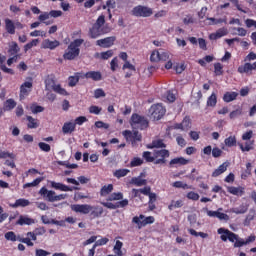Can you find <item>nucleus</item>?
Masks as SVG:
<instances>
[{
  "instance_id": "52",
  "label": "nucleus",
  "mask_w": 256,
  "mask_h": 256,
  "mask_svg": "<svg viewBox=\"0 0 256 256\" xmlns=\"http://www.w3.org/2000/svg\"><path fill=\"white\" fill-rule=\"evenodd\" d=\"M19 51H21V48H19L17 42H12L10 45L9 53H11V55H17Z\"/></svg>"
},
{
  "instance_id": "4",
  "label": "nucleus",
  "mask_w": 256,
  "mask_h": 256,
  "mask_svg": "<svg viewBox=\"0 0 256 256\" xmlns=\"http://www.w3.org/2000/svg\"><path fill=\"white\" fill-rule=\"evenodd\" d=\"M83 42H84L83 39H76L73 42H71L66 52L63 55L64 59H67L68 61H73L75 57H79V53H80L79 47L83 45Z\"/></svg>"
},
{
  "instance_id": "1",
  "label": "nucleus",
  "mask_w": 256,
  "mask_h": 256,
  "mask_svg": "<svg viewBox=\"0 0 256 256\" xmlns=\"http://www.w3.org/2000/svg\"><path fill=\"white\" fill-rule=\"evenodd\" d=\"M218 234L221 235L220 239H222V241L228 240L230 241V243H234L235 248H240V247H243L244 245H249L250 243L255 242V239H256L255 235H250L248 238L243 239L239 237V235L225 228H219Z\"/></svg>"
},
{
  "instance_id": "6",
  "label": "nucleus",
  "mask_w": 256,
  "mask_h": 256,
  "mask_svg": "<svg viewBox=\"0 0 256 256\" xmlns=\"http://www.w3.org/2000/svg\"><path fill=\"white\" fill-rule=\"evenodd\" d=\"M132 223L138 226V229H142V227H147V225H153L155 223L154 216H147L140 214L139 216H134L132 218Z\"/></svg>"
},
{
  "instance_id": "35",
  "label": "nucleus",
  "mask_w": 256,
  "mask_h": 256,
  "mask_svg": "<svg viewBox=\"0 0 256 256\" xmlns=\"http://www.w3.org/2000/svg\"><path fill=\"white\" fill-rule=\"evenodd\" d=\"M248 207L244 204L240 205L237 208H232L231 213H235V215H244V213H247Z\"/></svg>"
},
{
  "instance_id": "61",
  "label": "nucleus",
  "mask_w": 256,
  "mask_h": 256,
  "mask_svg": "<svg viewBox=\"0 0 256 256\" xmlns=\"http://www.w3.org/2000/svg\"><path fill=\"white\" fill-rule=\"evenodd\" d=\"M142 163H143V159L139 157H134L130 162V167H141Z\"/></svg>"
},
{
  "instance_id": "5",
  "label": "nucleus",
  "mask_w": 256,
  "mask_h": 256,
  "mask_svg": "<svg viewBox=\"0 0 256 256\" xmlns=\"http://www.w3.org/2000/svg\"><path fill=\"white\" fill-rule=\"evenodd\" d=\"M39 195L43 197L46 201H49V203H55V201H63L64 199H67V194H59L53 190H48L46 187H42L39 190Z\"/></svg>"
},
{
  "instance_id": "56",
  "label": "nucleus",
  "mask_w": 256,
  "mask_h": 256,
  "mask_svg": "<svg viewBox=\"0 0 256 256\" xmlns=\"http://www.w3.org/2000/svg\"><path fill=\"white\" fill-rule=\"evenodd\" d=\"M188 232L190 235H193L194 237H202V239H205L208 237L207 233L205 232H196L195 229H189Z\"/></svg>"
},
{
  "instance_id": "26",
  "label": "nucleus",
  "mask_w": 256,
  "mask_h": 256,
  "mask_svg": "<svg viewBox=\"0 0 256 256\" xmlns=\"http://www.w3.org/2000/svg\"><path fill=\"white\" fill-rule=\"evenodd\" d=\"M85 79H92V81H101L102 76L101 72L98 71H90L84 74Z\"/></svg>"
},
{
  "instance_id": "13",
  "label": "nucleus",
  "mask_w": 256,
  "mask_h": 256,
  "mask_svg": "<svg viewBox=\"0 0 256 256\" xmlns=\"http://www.w3.org/2000/svg\"><path fill=\"white\" fill-rule=\"evenodd\" d=\"M71 209L75 213H82V215H89V213H91V209H93V206L89 204H73L71 205Z\"/></svg>"
},
{
  "instance_id": "37",
  "label": "nucleus",
  "mask_w": 256,
  "mask_h": 256,
  "mask_svg": "<svg viewBox=\"0 0 256 256\" xmlns=\"http://www.w3.org/2000/svg\"><path fill=\"white\" fill-rule=\"evenodd\" d=\"M172 187H175V189H193V186H190L187 183H183L182 181H175L172 184Z\"/></svg>"
},
{
  "instance_id": "19",
  "label": "nucleus",
  "mask_w": 256,
  "mask_h": 256,
  "mask_svg": "<svg viewBox=\"0 0 256 256\" xmlns=\"http://www.w3.org/2000/svg\"><path fill=\"white\" fill-rule=\"evenodd\" d=\"M189 160L184 157H176L169 162V167H181L183 165H188Z\"/></svg>"
},
{
  "instance_id": "59",
  "label": "nucleus",
  "mask_w": 256,
  "mask_h": 256,
  "mask_svg": "<svg viewBox=\"0 0 256 256\" xmlns=\"http://www.w3.org/2000/svg\"><path fill=\"white\" fill-rule=\"evenodd\" d=\"M14 159L15 158V154L13 153H10L8 151H3V150H0V159Z\"/></svg>"
},
{
  "instance_id": "46",
  "label": "nucleus",
  "mask_w": 256,
  "mask_h": 256,
  "mask_svg": "<svg viewBox=\"0 0 256 256\" xmlns=\"http://www.w3.org/2000/svg\"><path fill=\"white\" fill-rule=\"evenodd\" d=\"M129 173V169H118L114 172V177L117 179H121V177H127Z\"/></svg>"
},
{
  "instance_id": "54",
  "label": "nucleus",
  "mask_w": 256,
  "mask_h": 256,
  "mask_svg": "<svg viewBox=\"0 0 256 256\" xmlns=\"http://www.w3.org/2000/svg\"><path fill=\"white\" fill-rule=\"evenodd\" d=\"M38 147L40 151H43L44 153H49L51 151V145L45 143V142H39Z\"/></svg>"
},
{
  "instance_id": "38",
  "label": "nucleus",
  "mask_w": 256,
  "mask_h": 256,
  "mask_svg": "<svg viewBox=\"0 0 256 256\" xmlns=\"http://www.w3.org/2000/svg\"><path fill=\"white\" fill-rule=\"evenodd\" d=\"M4 237L6 241H12L13 243H15V241H19V236H17L13 231L6 232Z\"/></svg>"
},
{
  "instance_id": "14",
  "label": "nucleus",
  "mask_w": 256,
  "mask_h": 256,
  "mask_svg": "<svg viewBox=\"0 0 256 256\" xmlns=\"http://www.w3.org/2000/svg\"><path fill=\"white\" fill-rule=\"evenodd\" d=\"M50 187L52 189H55L56 191H79V187L74 186V187H69L61 182H55V181H50Z\"/></svg>"
},
{
  "instance_id": "16",
  "label": "nucleus",
  "mask_w": 256,
  "mask_h": 256,
  "mask_svg": "<svg viewBox=\"0 0 256 256\" xmlns=\"http://www.w3.org/2000/svg\"><path fill=\"white\" fill-rule=\"evenodd\" d=\"M59 45H61L59 40L51 41L50 39H45L42 41L41 49H50V51H54V49H57Z\"/></svg>"
},
{
  "instance_id": "34",
  "label": "nucleus",
  "mask_w": 256,
  "mask_h": 256,
  "mask_svg": "<svg viewBox=\"0 0 256 256\" xmlns=\"http://www.w3.org/2000/svg\"><path fill=\"white\" fill-rule=\"evenodd\" d=\"M237 95L239 94L236 92H227L223 96V101H225V103H231V101H235L237 99Z\"/></svg>"
},
{
  "instance_id": "40",
  "label": "nucleus",
  "mask_w": 256,
  "mask_h": 256,
  "mask_svg": "<svg viewBox=\"0 0 256 256\" xmlns=\"http://www.w3.org/2000/svg\"><path fill=\"white\" fill-rule=\"evenodd\" d=\"M27 121H28V127L30 129H37V127H39V120H37L31 116L27 117Z\"/></svg>"
},
{
  "instance_id": "11",
  "label": "nucleus",
  "mask_w": 256,
  "mask_h": 256,
  "mask_svg": "<svg viewBox=\"0 0 256 256\" xmlns=\"http://www.w3.org/2000/svg\"><path fill=\"white\" fill-rule=\"evenodd\" d=\"M132 14L135 17H151V15H153V9L147 6L138 5L133 8Z\"/></svg>"
},
{
  "instance_id": "9",
  "label": "nucleus",
  "mask_w": 256,
  "mask_h": 256,
  "mask_svg": "<svg viewBox=\"0 0 256 256\" xmlns=\"http://www.w3.org/2000/svg\"><path fill=\"white\" fill-rule=\"evenodd\" d=\"M123 135L126 141H129L132 144V147H137V143L141 142L143 139L137 130H134L133 132L131 130H125Z\"/></svg>"
},
{
  "instance_id": "10",
  "label": "nucleus",
  "mask_w": 256,
  "mask_h": 256,
  "mask_svg": "<svg viewBox=\"0 0 256 256\" xmlns=\"http://www.w3.org/2000/svg\"><path fill=\"white\" fill-rule=\"evenodd\" d=\"M130 125H132V127H141L142 129H147V127H149V120H147L145 116L132 114Z\"/></svg>"
},
{
  "instance_id": "55",
  "label": "nucleus",
  "mask_w": 256,
  "mask_h": 256,
  "mask_svg": "<svg viewBox=\"0 0 256 256\" xmlns=\"http://www.w3.org/2000/svg\"><path fill=\"white\" fill-rule=\"evenodd\" d=\"M68 85L69 87H75V85H77V83H79V74H76L75 76H70L68 78Z\"/></svg>"
},
{
  "instance_id": "49",
  "label": "nucleus",
  "mask_w": 256,
  "mask_h": 256,
  "mask_svg": "<svg viewBox=\"0 0 256 256\" xmlns=\"http://www.w3.org/2000/svg\"><path fill=\"white\" fill-rule=\"evenodd\" d=\"M52 90H54L55 93H58V95H69V93H67V90L61 87V84H56L54 88H52Z\"/></svg>"
},
{
  "instance_id": "12",
  "label": "nucleus",
  "mask_w": 256,
  "mask_h": 256,
  "mask_svg": "<svg viewBox=\"0 0 256 256\" xmlns=\"http://www.w3.org/2000/svg\"><path fill=\"white\" fill-rule=\"evenodd\" d=\"M31 89H33V80L30 78V81H26L20 86V101H23L31 93Z\"/></svg>"
},
{
  "instance_id": "20",
  "label": "nucleus",
  "mask_w": 256,
  "mask_h": 256,
  "mask_svg": "<svg viewBox=\"0 0 256 256\" xmlns=\"http://www.w3.org/2000/svg\"><path fill=\"white\" fill-rule=\"evenodd\" d=\"M227 191L231 195H236V197H243V195H245V188L241 186L239 187L228 186Z\"/></svg>"
},
{
  "instance_id": "63",
  "label": "nucleus",
  "mask_w": 256,
  "mask_h": 256,
  "mask_svg": "<svg viewBox=\"0 0 256 256\" xmlns=\"http://www.w3.org/2000/svg\"><path fill=\"white\" fill-rule=\"evenodd\" d=\"M186 197L190 199V201H199V194L193 191L188 192Z\"/></svg>"
},
{
  "instance_id": "29",
  "label": "nucleus",
  "mask_w": 256,
  "mask_h": 256,
  "mask_svg": "<svg viewBox=\"0 0 256 256\" xmlns=\"http://www.w3.org/2000/svg\"><path fill=\"white\" fill-rule=\"evenodd\" d=\"M254 143H255V141H253V140L252 141L251 140H246L245 144L244 145L243 144H239V147H240V149H241V151L243 153L249 152V151H253Z\"/></svg>"
},
{
  "instance_id": "17",
  "label": "nucleus",
  "mask_w": 256,
  "mask_h": 256,
  "mask_svg": "<svg viewBox=\"0 0 256 256\" xmlns=\"http://www.w3.org/2000/svg\"><path fill=\"white\" fill-rule=\"evenodd\" d=\"M227 35H229V30L225 27H222L218 29L216 32L211 33L209 35V39L210 41H217V39H221V37H225Z\"/></svg>"
},
{
  "instance_id": "18",
  "label": "nucleus",
  "mask_w": 256,
  "mask_h": 256,
  "mask_svg": "<svg viewBox=\"0 0 256 256\" xmlns=\"http://www.w3.org/2000/svg\"><path fill=\"white\" fill-rule=\"evenodd\" d=\"M114 43H115V37L111 36V37L97 40L96 45L107 49L109 47H113Z\"/></svg>"
},
{
  "instance_id": "44",
  "label": "nucleus",
  "mask_w": 256,
  "mask_h": 256,
  "mask_svg": "<svg viewBox=\"0 0 256 256\" xmlns=\"http://www.w3.org/2000/svg\"><path fill=\"white\" fill-rule=\"evenodd\" d=\"M150 61L152 63H159V61H161V53L159 51H157V50H154L151 53Z\"/></svg>"
},
{
  "instance_id": "27",
  "label": "nucleus",
  "mask_w": 256,
  "mask_h": 256,
  "mask_svg": "<svg viewBox=\"0 0 256 256\" xmlns=\"http://www.w3.org/2000/svg\"><path fill=\"white\" fill-rule=\"evenodd\" d=\"M167 145L163 143V140H153L151 144L147 145V149H165Z\"/></svg>"
},
{
  "instance_id": "48",
  "label": "nucleus",
  "mask_w": 256,
  "mask_h": 256,
  "mask_svg": "<svg viewBox=\"0 0 256 256\" xmlns=\"http://www.w3.org/2000/svg\"><path fill=\"white\" fill-rule=\"evenodd\" d=\"M15 107H17V102H15V100H13V99L6 100V102H5L6 111H11V110L15 109Z\"/></svg>"
},
{
  "instance_id": "39",
  "label": "nucleus",
  "mask_w": 256,
  "mask_h": 256,
  "mask_svg": "<svg viewBox=\"0 0 256 256\" xmlns=\"http://www.w3.org/2000/svg\"><path fill=\"white\" fill-rule=\"evenodd\" d=\"M56 85L57 84H55V80H53V78L47 77L45 79V89H46V91H51V89H54V87Z\"/></svg>"
},
{
  "instance_id": "57",
  "label": "nucleus",
  "mask_w": 256,
  "mask_h": 256,
  "mask_svg": "<svg viewBox=\"0 0 256 256\" xmlns=\"http://www.w3.org/2000/svg\"><path fill=\"white\" fill-rule=\"evenodd\" d=\"M101 111H103V108L99 106L92 105L89 107V113L92 115H100Z\"/></svg>"
},
{
  "instance_id": "53",
  "label": "nucleus",
  "mask_w": 256,
  "mask_h": 256,
  "mask_svg": "<svg viewBox=\"0 0 256 256\" xmlns=\"http://www.w3.org/2000/svg\"><path fill=\"white\" fill-rule=\"evenodd\" d=\"M30 111H31L32 113H34V115H35V114H37V113H43V112L45 111V108H43V106H39V105H37V104H32V105L30 106Z\"/></svg>"
},
{
  "instance_id": "32",
  "label": "nucleus",
  "mask_w": 256,
  "mask_h": 256,
  "mask_svg": "<svg viewBox=\"0 0 256 256\" xmlns=\"http://www.w3.org/2000/svg\"><path fill=\"white\" fill-rule=\"evenodd\" d=\"M148 193H149V190L147 189V186L144 188H140V189H135V188L132 189V194H133L134 199L137 197L139 199H141V194L147 195Z\"/></svg>"
},
{
  "instance_id": "51",
  "label": "nucleus",
  "mask_w": 256,
  "mask_h": 256,
  "mask_svg": "<svg viewBox=\"0 0 256 256\" xmlns=\"http://www.w3.org/2000/svg\"><path fill=\"white\" fill-rule=\"evenodd\" d=\"M215 105H217V95L215 93H212L211 96L207 100V106L215 107Z\"/></svg>"
},
{
  "instance_id": "7",
  "label": "nucleus",
  "mask_w": 256,
  "mask_h": 256,
  "mask_svg": "<svg viewBox=\"0 0 256 256\" xmlns=\"http://www.w3.org/2000/svg\"><path fill=\"white\" fill-rule=\"evenodd\" d=\"M5 23V31L8 33V35H15V29H25V25L19 21H13L9 18H6L4 20Z\"/></svg>"
},
{
  "instance_id": "15",
  "label": "nucleus",
  "mask_w": 256,
  "mask_h": 256,
  "mask_svg": "<svg viewBox=\"0 0 256 256\" xmlns=\"http://www.w3.org/2000/svg\"><path fill=\"white\" fill-rule=\"evenodd\" d=\"M252 71H256V61L254 63L246 62L245 64L238 67V73L246 75H251Z\"/></svg>"
},
{
  "instance_id": "50",
  "label": "nucleus",
  "mask_w": 256,
  "mask_h": 256,
  "mask_svg": "<svg viewBox=\"0 0 256 256\" xmlns=\"http://www.w3.org/2000/svg\"><path fill=\"white\" fill-rule=\"evenodd\" d=\"M142 157L147 163H153V161H155V154L152 155L149 151L143 152Z\"/></svg>"
},
{
  "instance_id": "3",
  "label": "nucleus",
  "mask_w": 256,
  "mask_h": 256,
  "mask_svg": "<svg viewBox=\"0 0 256 256\" xmlns=\"http://www.w3.org/2000/svg\"><path fill=\"white\" fill-rule=\"evenodd\" d=\"M110 31L111 29L105 26V15H100L90 28L89 35L91 39H97V37L106 35V33H109Z\"/></svg>"
},
{
  "instance_id": "21",
  "label": "nucleus",
  "mask_w": 256,
  "mask_h": 256,
  "mask_svg": "<svg viewBox=\"0 0 256 256\" xmlns=\"http://www.w3.org/2000/svg\"><path fill=\"white\" fill-rule=\"evenodd\" d=\"M104 211L105 210L101 206H92L90 210V216L92 219H99V217L103 216Z\"/></svg>"
},
{
  "instance_id": "24",
  "label": "nucleus",
  "mask_w": 256,
  "mask_h": 256,
  "mask_svg": "<svg viewBox=\"0 0 256 256\" xmlns=\"http://www.w3.org/2000/svg\"><path fill=\"white\" fill-rule=\"evenodd\" d=\"M206 21L208 22V25H221V24H225L227 25V17H223V18H213V17H207Z\"/></svg>"
},
{
  "instance_id": "42",
  "label": "nucleus",
  "mask_w": 256,
  "mask_h": 256,
  "mask_svg": "<svg viewBox=\"0 0 256 256\" xmlns=\"http://www.w3.org/2000/svg\"><path fill=\"white\" fill-rule=\"evenodd\" d=\"M183 206V200H172L168 206L169 211H173V209H180Z\"/></svg>"
},
{
  "instance_id": "31",
  "label": "nucleus",
  "mask_w": 256,
  "mask_h": 256,
  "mask_svg": "<svg viewBox=\"0 0 256 256\" xmlns=\"http://www.w3.org/2000/svg\"><path fill=\"white\" fill-rule=\"evenodd\" d=\"M113 189H114L113 184L104 185L100 189V196L107 197V195H111V193H113Z\"/></svg>"
},
{
  "instance_id": "62",
  "label": "nucleus",
  "mask_w": 256,
  "mask_h": 256,
  "mask_svg": "<svg viewBox=\"0 0 256 256\" xmlns=\"http://www.w3.org/2000/svg\"><path fill=\"white\" fill-rule=\"evenodd\" d=\"M107 243H109V238L104 237L102 239L97 240L94 243V247H103V245H107Z\"/></svg>"
},
{
  "instance_id": "30",
  "label": "nucleus",
  "mask_w": 256,
  "mask_h": 256,
  "mask_svg": "<svg viewBox=\"0 0 256 256\" xmlns=\"http://www.w3.org/2000/svg\"><path fill=\"white\" fill-rule=\"evenodd\" d=\"M169 155H170V153H169V150H167V149L154 151L155 159H167L169 157Z\"/></svg>"
},
{
  "instance_id": "43",
  "label": "nucleus",
  "mask_w": 256,
  "mask_h": 256,
  "mask_svg": "<svg viewBox=\"0 0 256 256\" xmlns=\"http://www.w3.org/2000/svg\"><path fill=\"white\" fill-rule=\"evenodd\" d=\"M43 181V177L36 178L33 182H29L23 185V189H29V187H37L39 183Z\"/></svg>"
},
{
  "instance_id": "45",
  "label": "nucleus",
  "mask_w": 256,
  "mask_h": 256,
  "mask_svg": "<svg viewBox=\"0 0 256 256\" xmlns=\"http://www.w3.org/2000/svg\"><path fill=\"white\" fill-rule=\"evenodd\" d=\"M226 147H235L237 145V138L235 136H230L224 140Z\"/></svg>"
},
{
  "instance_id": "41",
  "label": "nucleus",
  "mask_w": 256,
  "mask_h": 256,
  "mask_svg": "<svg viewBox=\"0 0 256 256\" xmlns=\"http://www.w3.org/2000/svg\"><path fill=\"white\" fill-rule=\"evenodd\" d=\"M146 189L148 190V193L144 195L149 197L148 202L155 203L157 201V194L155 192H151V186H146Z\"/></svg>"
},
{
  "instance_id": "23",
  "label": "nucleus",
  "mask_w": 256,
  "mask_h": 256,
  "mask_svg": "<svg viewBox=\"0 0 256 256\" xmlns=\"http://www.w3.org/2000/svg\"><path fill=\"white\" fill-rule=\"evenodd\" d=\"M16 225H35V219L20 215L19 219L16 222Z\"/></svg>"
},
{
  "instance_id": "25",
  "label": "nucleus",
  "mask_w": 256,
  "mask_h": 256,
  "mask_svg": "<svg viewBox=\"0 0 256 256\" xmlns=\"http://www.w3.org/2000/svg\"><path fill=\"white\" fill-rule=\"evenodd\" d=\"M141 177H143V173L138 177H133L131 179L132 185H135L136 187H143L144 185H147V179H143Z\"/></svg>"
},
{
  "instance_id": "64",
  "label": "nucleus",
  "mask_w": 256,
  "mask_h": 256,
  "mask_svg": "<svg viewBox=\"0 0 256 256\" xmlns=\"http://www.w3.org/2000/svg\"><path fill=\"white\" fill-rule=\"evenodd\" d=\"M18 241L20 243H25V245H27L28 247H33V241H31V239L29 237L27 238H21V236H18Z\"/></svg>"
},
{
  "instance_id": "28",
  "label": "nucleus",
  "mask_w": 256,
  "mask_h": 256,
  "mask_svg": "<svg viewBox=\"0 0 256 256\" xmlns=\"http://www.w3.org/2000/svg\"><path fill=\"white\" fill-rule=\"evenodd\" d=\"M227 167H229V165L227 164V162H224L212 172V177H219V175H223V173L227 171Z\"/></svg>"
},
{
  "instance_id": "2",
  "label": "nucleus",
  "mask_w": 256,
  "mask_h": 256,
  "mask_svg": "<svg viewBox=\"0 0 256 256\" xmlns=\"http://www.w3.org/2000/svg\"><path fill=\"white\" fill-rule=\"evenodd\" d=\"M101 205L106 209H124L129 205V200L123 199L122 192H114L106 198V202H101Z\"/></svg>"
},
{
  "instance_id": "58",
  "label": "nucleus",
  "mask_w": 256,
  "mask_h": 256,
  "mask_svg": "<svg viewBox=\"0 0 256 256\" xmlns=\"http://www.w3.org/2000/svg\"><path fill=\"white\" fill-rule=\"evenodd\" d=\"M113 50H107L106 52H101L99 54V57L100 59H104V60H107V59H111V57H113Z\"/></svg>"
},
{
  "instance_id": "47",
  "label": "nucleus",
  "mask_w": 256,
  "mask_h": 256,
  "mask_svg": "<svg viewBox=\"0 0 256 256\" xmlns=\"http://www.w3.org/2000/svg\"><path fill=\"white\" fill-rule=\"evenodd\" d=\"M39 45V39H33L31 42L27 43L24 46V51L27 53L30 49H33V47H37Z\"/></svg>"
},
{
  "instance_id": "8",
  "label": "nucleus",
  "mask_w": 256,
  "mask_h": 256,
  "mask_svg": "<svg viewBox=\"0 0 256 256\" xmlns=\"http://www.w3.org/2000/svg\"><path fill=\"white\" fill-rule=\"evenodd\" d=\"M149 113L151 115V118L154 119V121H159L163 119V116L166 113L165 107L161 104H154L150 107Z\"/></svg>"
},
{
  "instance_id": "60",
  "label": "nucleus",
  "mask_w": 256,
  "mask_h": 256,
  "mask_svg": "<svg viewBox=\"0 0 256 256\" xmlns=\"http://www.w3.org/2000/svg\"><path fill=\"white\" fill-rule=\"evenodd\" d=\"M30 37H47V32L43 30H34L30 33Z\"/></svg>"
},
{
  "instance_id": "22",
  "label": "nucleus",
  "mask_w": 256,
  "mask_h": 256,
  "mask_svg": "<svg viewBox=\"0 0 256 256\" xmlns=\"http://www.w3.org/2000/svg\"><path fill=\"white\" fill-rule=\"evenodd\" d=\"M29 205H31V202L28 199L19 198L14 204H10V207H12V209H17L18 207H29Z\"/></svg>"
},
{
  "instance_id": "36",
  "label": "nucleus",
  "mask_w": 256,
  "mask_h": 256,
  "mask_svg": "<svg viewBox=\"0 0 256 256\" xmlns=\"http://www.w3.org/2000/svg\"><path fill=\"white\" fill-rule=\"evenodd\" d=\"M123 242H121L120 240H117L115 245H114V248H113V251L114 253L117 255V256H123Z\"/></svg>"
},
{
  "instance_id": "33",
  "label": "nucleus",
  "mask_w": 256,
  "mask_h": 256,
  "mask_svg": "<svg viewBox=\"0 0 256 256\" xmlns=\"http://www.w3.org/2000/svg\"><path fill=\"white\" fill-rule=\"evenodd\" d=\"M176 129H191V118L186 116L180 124H177Z\"/></svg>"
}]
</instances>
